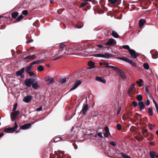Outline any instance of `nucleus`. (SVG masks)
Returning a JSON list of instances; mask_svg holds the SVG:
<instances>
[{
	"label": "nucleus",
	"instance_id": "f257e3e1",
	"mask_svg": "<svg viewBox=\"0 0 158 158\" xmlns=\"http://www.w3.org/2000/svg\"><path fill=\"white\" fill-rule=\"evenodd\" d=\"M65 53V52L64 50H54V52L52 54V56L53 57H59L61 58Z\"/></svg>",
	"mask_w": 158,
	"mask_h": 158
},
{
	"label": "nucleus",
	"instance_id": "f03ea898",
	"mask_svg": "<svg viewBox=\"0 0 158 158\" xmlns=\"http://www.w3.org/2000/svg\"><path fill=\"white\" fill-rule=\"evenodd\" d=\"M18 125L16 122H15V126L13 127H8L5 128L4 129V131L7 133H12L15 132L17 129Z\"/></svg>",
	"mask_w": 158,
	"mask_h": 158
},
{
	"label": "nucleus",
	"instance_id": "7ed1b4c3",
	"mask_svg": "<svg viewBox=\"0 0 158 158\" xmlns=\"http://www.w3.org/2000/svg\"><path fill=\"white\" fill-rule=\"evenodd\" d=\"M34 80L31 78L26 79L24 81L25 85L28 87L30 88Z\"/></svg>",
	"mask_w": 158,
	"mask_h": 158
},
{
	"label": "nucleus",
	"instance_id": "20e7f679",
	"mask_svg": "<svg viewBox=\"0 0 158 158\" xmlns=\"http://www.w3.org/2000/svg\"><path fill=\"white\" fill-rule=\"evenodd\" d=\"M19 114L20 112L19 110H17L14 112H12L10 115L11 120L13 121L19 115Z\"/></svg>",
	"mask_w": 158,
	"mask_h": 158
},
{
	"label": "nucleus",
	"instance_id": "39448f33",
	"mask_svg": "<svg viewBox=\"0 0 158 158\" xmlns=\"http://www.w3.org/2000/svg\"><path fill=\"white\" fill-rule=\"evenodd\" d=\"M117 72L119 73L120 77L123 80H124L126 78L127 75L123 71L119 69Z\"/></svg>",
	"mask_w": 158,
	"mask_h": 158
},
{
	"label": "nucleus",
	"instance_id": "423d86ee",
	"mask_svg": "<svg viewBox=\"0 0 158 158\" xmlns=\"http://www.w3.org/2000/svg\"><path fill=\"white\" fill-rule=\"evenodd\" d=\"M128 51L130 53L131 57L134 59L136 58L138 56V55L135 52V51L133 49H129Z\"/></svg>",
	"mask_w": 158,
	"mask_h": 158
},
{
	"label": "nucleus",
	"instance_id": "0eeeda50",
	"mask_svg": "<svg viewBox=\"0 0 158 158\" xmlns=\"http://www.w3.org/2000/svg\"><path fill=\"white\" fill-rule=\"evenodd\" d=\"M81 83V81H80L77 80L75 82L74 85L70 89L69 91H72L76 89Z\"/></svg>",
	"mask_w": 158,
	"mask_h": 158
},
{
	"label": "nucleus",
	"instance_id": "6e6552de",
	"mask_svg": "<svg viewBox=\"0 0 158 158\" xmlns=\"http://www.w3.org/2000/svg\"><path fill=\"white\" fill-rule=\"evenodd\" d=\"M32 98V96L31 95H27L26 97H25L23 99V101L24 102L26 103H28L29 102Z\"/></svg>",
	"mask_w": 158,
	"mask_h": 158
},
{
	"label": "nucleus",
	"instance_id": "1a4fd4ad",
	"mask_svg": "<svg viewBox=\"0 0 158 158\" xmlns=\"http://www.w3.org/2000/svg\"><path fill=\"white\" fill-rule=\"evenodd\" d=\"M31 126V124L30 123H28L20 127V128L22 130H24L30 128Z\"/></svg>",
	"mask_w": 158,
	"mask_h": 158
},
{
	"label": "nucleus",
	"instance_id": "9d476101",
	"mask_svg": "<svg viewBox=\"0 0 158 158\" xmlns=\"http://www.w3.org/2000/svg\"><path fill=\"white\" fill-rule=\"evenodd\" d=\"M116 44V41L114 39H109L108 41L106 43V44L107 45H109L115 44Z\"/></svg>",
	"mask_w": 158,
	"mask_h": 158
},
{
	"label": "nucleus",
	"instance_id": "9b49d317",
	"mask_svg": "<svg viewBox=\"0 0 158 158\" xmlns=\"http://www.w3.org/2000/svg\"><path fill=\"white\" fill-rule=\"evenodd\" d=\"M89 109V107L88 105L85 104L83 107L81 111V112L82 113V114L83 115L85 114L87 110Z\"/></svg>",
	"mask_w": 158,
	"mask_h": 158
},
{
	"label": "nucleus",
	"instance_id": "f8f14e48",
	"mask_svg": "<svg viewBox=\"0 0 158 158\" xmlns=\"http://www.w3.org/2000/svg\"><path fill=\"white\" fill-rule=\"evenodd\" d=\"M45 80L46 81L49 82L48 84H52L54 82L53 78L51 77H47L45 78Z\"/></svg>",
	"mask_w": 158,
	"mask_h": 158
},
{
	"label": "nucleus",
	"instance_id": "ddd939ff",
	"mask_svg": "<svg viewBox=\"0 0 158 158\" xmlns=\"http://www.w3.org/2000/svg\"><path fill=\"white\" fill-rule=\"evenodd\" d=\"M105 131L106 132L104 133V136L106 137L108 136L109 135H110L109 132V128L107 127H106L104 128Z\"/></svg>",
	"mask_w": 158,
	"mask_h": 158
},
{
	"label": "nucleus",
	"instance_id": "4468645a",
	"mask_svg": "<svg viewBox=\"0 0 158 158\" xmlns=\"http://www.w3.org/2000/svg\"><path fill=\"white\" fill-rule=\"evenodd\" d=\"M96 80L98 81L102 82L104 84H105L106 83V80L102 77L97 76L96 78Z\"/></svg>",
	"mask_w": 158,
	"mask_h": 158
},
{
	"label": "nucleus",
	"instance_id": "2eb2a0df",
	"mask_svg": "<svg viewBox=\"0 0 158 158\" xmlns=\"http://www.w3.org/2000/svg\"><path fill=\"white\" fill-rule=\"evenodd\" d=\"M25 70L24 68H22L20 70L17 71L16 72V76H21Z\"/></svg>",
	"mask_w": 158,
	"mask_h": 158
},
{
	"label": "nucleus",
	"instance_id": "dca6fc26",
	"mask_svg": "<svg viewBox=\"0 0 158 158\" xmlns=\"http://www.w3.org/2000/svg\"><path fill=\"white\" fill-rule=\"evenodd\" d=\"M138 105L140 110H144L145 105L143 102H139L138 103Z\"/></svg>",
	"mask_w": 158,
	"mask_h": 158
},
{
	"label": "nucleus",
	"instance_id": "f3484780",
	"mask_svg": "<svg viewBox=\"0 0 158 158\" xmlns=\"http://www.w3.org/2000/svg\"><path fill=\"white\" fill-rule=\"evenodd\" d=\"M32 85L33 87L35 89H37L39 87V85L38 84L37 81L34 80L33 81Z\"/></svg>",
	"mask_w": 158,
	"mask_h": 158
},
{
	"label": "nucleus",
	"instance_id": "a211bd4d",
	"mask_svg": "<svg viewBox=\"0 0 158 158\" xmlns=\"http://www.w3.org/2000/svg\"><path fill=\"white\" fill-rule=\"evenodd\" d=\"M146 22L145 20L144 19H140L139 22V27L140 28L142 27Z\"/></svg>",
	"mask_w": 158,
	"mask_h": 158
},
{
	"label": "nucleus",
	"instance_id": "6ab92c4d",
	"mask_svg": "<svg viewBox=\"0 0 158 158\" xmlns=\"http://www.w3.org/2000/svg\"><path fill=\"white\" fill-rule=\"evenodd\" d=\"M88 65L90 67V69H94L95 68L94 63L92 61H89L88 63Z\"/></svg>",
	"mask_w": 158,
	"mask_h": 158
},
{
	"label": "nucleus",
	"instance_id": "aec40b11",
	"mask_svg": "<svg viewBox=\"0 0 158 158\" xmlns=\"http://www.w3.org/2000/svg\"><path fill=\"white\" fill-rule=\"evenodd\" d=\"M43 60H38L37 61H34L30 64V65H32L35 64H41Z\"/></svg>",
	"mask_w": 158,
	"mask_h": 158
},
{
	"label": "nucleus",
	"instance_id": "412c9836",
	"mask_svg": "<svg viewBox=\"0 0 158 158\" xmlns=\"http://www.w3.org/2000/svg\"><path fill=\"white\" fill-rule=\"evenodd\" d=\"M143 134L144 136L145 137H147L148 136V130L146 129H143Z\"/></svg>",
	"mask_w": 158,
	"mask_h": 158
},
{
	"label": "nucleus",
	"instance_id": "4be33fe9",
	"mask_svg": "<svg viewBox=\"0 0 158 158\" xmlns=\"http://www.w3.org/2000/svg\"><path fill=\"white\" fill-rule=\"evenodd\" d=\"M112 35L114 37L116 38H118L119 37V35L118 33L114 31H112Z\"/></svg>",
	"mask_w": 158,
	"mask_h": 158
},
{
	"label": "nucleus",
	"instance_id": "5701e85b",
	"mask_svg": "<svg viewBox=\"0 0 158 158\" xmlns=\"http://www.w3.org/2000/svg\"><path fill=\"white\" fill-rule=\"evenodd\" d=\"M127 62L130 64L132 66L135 67H136V65L135 63L132 60L129 59Z\"/></svg>",
	"mask_w": 158,
	"mask_h": 158
},
{
	"label": "nucleus",
	"instance_id": "b1692460",
	"mask_svg": "<svg viewBox=\"0 0 158 158\" xmlns=\"http://www.w3.org/2000/svg\"><path fill=\"white\" fill-rule=\"evenodd\" d=\"M150 155L151 158H155V156H156V153L154 151H150Z\"/></svg>",
	"mask_w": 158,
	"mask_h": 158
},
{
	"label": "nucleus",
	"instance_id": "393cba45",
	"mask_svg": "<svg viewBox=\"0 0 158 158\" xmlns=\"http://www.w3.org/2000/svg\"><path fill=\"white\" fill-rule=\"evenodd\" d=\"M94 56L96 57H100L102 58H106V57L104 54H95Z\"/></svg>",
	"mask_w": 158,
	"mask_h": 158
},
{
	"label": "nucleus",
	"instance_id": "a878e982",
	"mask_svg": "<svg viewBox=\"0 0 158 158\" xmlns=\"http://www.w3.org/2000/svg\"><path fill=\"white\" fill-rule=\"evenodd\" d=\"M19 14L17 12H13L11 14L12 17L13 18H15Z\"/></svg>",
	"mask_w": 158,
	"mask_h": 158
},
{
	"label": "nucleus",
	"instance_id": "bb28decb",
	"mask_svg": "<svg viewBox=\"0 0 158 158\" xmlns=\"http://www.w3.org/2000/svg\"><path fill=\"white\" fill-rule=\"evenodd\" d=\"M32 65H30L28 66L26 68L25 71L27 73H28L29 72H30L32 68Z\"/></svg>",
	"mask_w": 158,
	"mask_h": 158
},
{
	"label": "nucleus",
	"instance_id": "cd10ccee",
	"mask_svg": "<svg viewBox=\"0 0 158 158\" xmlns=\"http://www.w3.org/2000/svg\"><path fill=\"white\" fill-rule=\"evenodd\" d=\"M137 99L139 102H142L143 97L141 95H139L137 97Z\"/></svg>",
	"mask_w": 158,
	"mask_h": 158
},
{
	"label": "nucleus",
	"instance_id": "c85d7f7f",
	"mask_svg": "<svg viewBox=\"0 0 158 158\" xmlns=\"http://www.w3.org/2000/svg\"><path fill=\"white\" fill-rule=\"evenodd\" d=\"M135 85L134 83H133L131 85L130 87L129 88L128 90V93H130L131 90L134 88L135 87Z\"/></svg>",
	"mask_w": 158,
	"mask_h": 158
},
{
	"label": "nucleus",
	"instance_id": "c756f323",
	"mask_svg": "<svg viewBox=\"0 0 158 158\" xmlns=\"http://www.w3.org/2000/svg\"><path fill=\"white\" fill-rule=\"evenodd\" d=\"M143 81L142 79H140L139 81H136V83L139 85V86L140 87L142 86V85L141 83L143 82Z\"/></svg>",
	"mask_w": 158,
	"mask_h": 158
},
{
	"label": "nucleus",
	"instance_id": "7c9ffc66",
	"mask_svg": "<svg viewBox=\"0 0 158 158\" xmlns=\"http://www.w3.org/2000/svg\"><path fill=\"white\" fill-rule=\"evenodd\" d=\"M79 141H76L74 143H72L73 145V146L75 149H76L78 147L77 145V144H78L79 143Z\"/></svg>",
	"mask_w": 158,
	"mask_h": 158
},
{
	"label": "nucleus",
	"instance_id": "2f4dec72",
	"mask_svg": "<svg viewBox=\"0 0 158 158\" xmlns=\"http://www.w3.org/2000/svg\"><path fill=\"white\" fill-rule=\"evenodd\" d=\"M37 69L40 71V72L43 71L44 69V67L42 65L39 66L37 67Z\"/></svg>",
	"mask_w": 158,
	"mask_h": 158
},
{
	"label": "nucleus",
	"instance_id": "473e14b6",
	"mask_svg": "<svg viewBox=\"0 0 158 158\" xmlns=\"http://www.w3.org/2000/svg\"><path fill=\"white\" fill-rule=\"evenodd\" d=\"M143 66L144 69L146 70H148L149 69V66L148 63H144Z\"/></svg>",
	"mask_w": 158,
	"mask_h": 158
},
{
	"label": "nucleus",
	"instance_id": "72a5a7b5",
	"mask_svg": "<svg viewBox=\"0 0 158 158\" xmlns=\"http://www.w3.org/2000/svg\"><path fill=\"white\" fill-rule=\"evenodd\" d=\"M148 114L149 115L152 116L153 115V112L152 109L151 108H149L148 110Z\"/></svg>",
	"mask_w": 158,
	"mask_h": 158
},
{
	"label": "nucleus",
	"instance_id": "f704fd0d",
	"mask_svg": "<svg viewBox=\"0 0 158 158\" xmlns=\"http://www.w3.org/2000/svg\"><path fill=\"white\" fill-rule=\"evenodd\" d=\"M121 154L122 156L124 158H129L130 156H128L127 155L124 153L121 152Z\"/></svg>",
	"mask_w": 158,
	"mask_h": 158
},
{
	"label": "nucleus",
	"instance_id": "c9c22d12",
	"mask_svg": "<svg viewBox=\"0 0 158 158\" xmlns=\"http://www.w3.org/2000/svg\"><path fill=\"white\" fill-rule=\"evenodd\" d=\"M109 67L110 68H111L113 69H114L117 72L118 71V70L119 69L115 66L110 65V66Z\"/></svg>",
	"mask_w": 158,
	"mask_h": 158
},
{
	"label": "nucleus",
	"instance_id": "e433bc0d",
	"mask_svg": "<svg viewBox=\"0 0 158 158\" xmlns=\"http://www.w3.org/2000/svg\"><path fill=\"white\" fill-rule=\"evenodd\" d=\"M97 136L100 138H101L102 137V134L101 132L98 133L97 134H95L94 137H97Z\"/></svg>",
	"mask_w": 158,
	"mask_h": 158
},
{
	"label": "nucleus",
	"instance_id": "4c0bfd02",
	"mask_svg": "<svg viewBox=\"0 0 158 158\" xmlns=\"http://www.w3.org/2000/svg\"><path fill=\"white\" fill-rule=\"evenodd\" d=\"M119 59L121 60H123L124 61L127 62L129 59L126 58L124 57H121L119 58Z\"/></svg>",
	"mask_w": 158,
	"mask_h": 158
},
{
	"label": "nucleus",
	"instance_id": "58836bf2",
	"mask_svg": "<svg viewBox=\"0 0 158 158\" xmlns=\"http://www.w3.org/2000/svg\"><path fill=\"white\" fill-rule=\"evenodd\" d=\"M65 45L63 44H61L60 45V48L59 50H64L63 48L65 47Z\"/></svg>",
	"mask_w": 158,
	"mask_h": 158
},
{
	"label": "nucleus",
	"instance_id": "ea45409f",
	"mask_svg": "<svg viewBox=\"0 0 158 158\" xmlns=\"http://www.w3.org/2000/svg\"><path fill=\"white\" fill-rule=\"evenodd\" d=\"M28 56V57H29L28 59H34L35 58V56L34 55L29 56Z\"/></svg>",
	"mask_w": 158,
	"mask_h": 158
},
{
	"label": "nucleus",
	"instance_id": "a19ab883",
	"mask_svg": "<svg viewBox=\"0 0 158 158\" xmlns=\"http://www.w3.org/2000/svg\"><path fill=\"white\" fill-rule=\"evenodd\" d=\"M123 47L124 49H128V50H129V49H130V48L129 46L128 45H123Z\"/></svg>",
	"mask_w": 158,
	"mask_h": 158
},
{
	"label": "nucleus",
	"instance_id": "79ce46f5",
	"mask_svg": "<svg viewBox=\"0 0 158 158\" xmlns=\"http://www.w3.org/2000/svg\"><path fill=\"white\" fill-rule=\"evenodd\" d=\"M28 12L27 10H23L22 11V14H23V15H26L28 14Z\"/></svg>",
	"mask_w": 158,
	"mask_h": 158
},
{
	"label": "nucleus",
	"instance_id": "37998d69",
	"mask_svg": "<svg viewBox=\"0 0 158 158\" xmlns=\"http://www.w3.org/2000/svg\"><path fill=\"white\" fill-rule=\"evenodd\" d=\"M145 104L147 106H148L150 104V102L149 100H147L145 102Z\"/></svg>",
	"mask_w": 158,
	"mask_h": 158
},
{
	"label": "nucleus",
	"instance_id": "c03bdc74",
	"mask_svg": "<svg viewBox=\"0 0 158 158\" xmlns=\"http://www.w3.org/2000/svg\"><path fill=\"white\" fill-rule=\"evenodd\" d=\"M66 79V78H64L60 80V82L64 83L65 82Z\"/></svg>",
	"mask_w": 158,
	"mask_h": 158
},
{
	"label": "nucleus",
	"instance_id": "a18cd8bd",
	"mask_svg": "<svg viewBox=\"0 0 158 158\" xmlns=\"http://www.w3.org/2000/svg\"><path fill=\"white\" fill-rule=\"evenodd\" d=\"M118 0H109V2H110L112 4L115 3Z\"/></svg>",
	"mask_w": 158,
	"mask_h": 158
},
{
	"label": "nucleus",
	"instance_id": "49530a36",
	"mask_svg": "<svg viewBox=\"0 0 158 158\" xmlns=\"http://www.w3.org/2000/svg\"><path fill=\"white\" fill-rule=\"evenodd\" d=\"M23 16L22 15H20L17 18V20L18 21H20L23 18Z\"/></svg>",
	"mask_w": 158,
	"mask_h": 158
},
{
	"label": "nucleus",
	"instance_id": "de8ad7c7",
	"mask_svg": "<svg viewBox=\"0 0 158 158\" xmlns=\"http://www.w3.org/2000/svg\"><path fill=\"white\" fill-rule=\"evenodd\" d=\"M87 3V2H85L82 3L81 5V7H82L86 5Z\"/></svg>",
	"mask_w": 158,
	"mask_h": 158
},
{
	"label": "nucleus",
	"instance_id": "09e8293b",
	"mask_svg": "<svg viewBox=\"0 0 158 158\" xmlns=\"http://www.w3.org/2000/svg\"><path fill=\"white\" fill-rule=\"evenodd\" d=\"M117 129L118 130H120L121 128V125L119 124H118L117 125Z\"/></svg>",
	"mask_w": 158,
	"mask_h": 158
},
{
	"label": "nucleus",
	"instance_id": "8fccbe9b",
	"mask_svg": "<svg viewBox=\"0 0 158 158\" xmlns=\"http://www.w3.org/2000/svg\"><path fill=\"white\" fill-rule=\"evenodd\" d=\"M105 56L106 58V57L110 56H111V54L109 53L106 52L104 55Z\"/></svg>",
	"mask_w": 158,
	"mask_h": 158
},
{
	"label": "nucleus",
	"instance_id": "3c124183",
	"mask_svg": "<svg viewBox=\"0 0 158 158\" xmlns=\"http://www.w3.org/2000/svg\"><path fill=\"white\" fill-rule=\"evenodd\" d=\"M17 106V103H16L14 105V107L13 109V111H15L16 109Z\"/></svg>",
	"mask_w": 158,
	"mask_h": 158
},
{
	"label": "nucleus",
	"instance_id": "603ef678",
	"mask_svg": "<svg viewBox=\"0 0 158 158\" xmlns=\"http://www.w3.org/2000/svg\"><path fill=\"white\" fill-rule=\"evenodd\" d=\"M110 144L112 146H115L116 145V144L114 142L112 141V142H110Z\"/></svg>",
	"mask_w": 158,
	"mask_h": 158
},
{
	"label": "nucleus",
	"instance_id": "864d4df0",
	"mask_svg": "<svg viewBox=\"0 0 158 158\" xmlns=\"http://www.w3.org/2000/svg\"><path fill=\"white\" fill-rule=\"evenodd\" d=\"M133 106L134 107H136L137 106L138 104L137 102L135 101H133L132 102Z\"/></svg>",
	"mask_w": 158,
	"mask_h": 158
},
{
	"label": "nucleus",
	"instance_id": "5fc2aeb1",
	"mask_svg": "<svg viewBox=\"0 0 158 158\" xmlns=\"http://www.w3.org/2000/svg\"><path fill=\"white\" fill-rule=\"evenodd\" d=\"M29 75H30L31 76H33L35 75L34 73L33 72H30L28 73Z\"/></svg>",
	"mask_w": 158,
	"mask_h": 158
},
{
	"label": "nucleus",
	"instance_id": "6e6d98bb",
	"mask_svg": "<svg viewBox=\"0 0 158 158\" xmlns=\"http://www.w3.org/2000/svg\"><path fill=\"white\" fill-rule=\"evenodd\" d=\"M152 57L153 59H156L158 57V55L157 54H156L155 55L152 56Z\"/></svg>",
	"mask_w": 158,
	"mask_h": 158
},
{
	"label": "nucleus",
	"instance_id": "4d7b16f0",
	"mask_svg": "<svg viewBox=\"0 0 158 158\" xmlns=\"http://www.w3.org/2000/svg\"><path fill=\"white\" fill-rule=\"evenodd\" d=\"M75 27H76L77 28H80L83 27V25H81L79 26L78 25H75Z\"/></svg>",
	"mask_w": 158,
	"mask_h": 158
},
{
	"label": "nucleus",
	"instance_id": "13d9d810",
	"mask_svg": "<svg viewBox=\"0 0 158 158\" xmlns=\"http://www.w3.org/2000/svg\"><path fill=\"white\" fill-rule=\"evenodd\" d=\"M155 107L156 110V111L157 112V113L158 114V106L156 103H155Z\"/></svg>",
	"mask_w": 158,
	"mask_h": 158
},
{
	"label": "nucleus",
	"instance_id": "bf43d9fd",
	"mask_svg": "<svg viewBox=\"0 0 158 158\" xmlns=\"http://www.w3.org/2000/svg\"><path fill=\"white\" fill-rule=\"evenodd\" d=\"M155 107L156 110V111L157 112V113L158 114V106L156 103H155Z\"/></svg>",
	"mask_w": 158,
	"mask_h": 158
},
{
	"label": "nucleus",
	"instance_id": "052dcab7",
	"mask_svg": "<svg viewBox=\"0 0 158 158\" xmlns=\"http://www.w3.org/2000/svg\"><path fill=\"white\" fill-rule=\"evenodd\" d=\"M42 110V107L41 106V107H40L39 108H37L36 109V110L38 111H40Z\"/></svg>",
	"mask_w": 158,
	"mask_h": 158
},
{
	"label": "nucleus",
	"instance_id": "680f3d73",
	"mask_svg": "<svg viewBox=\"0 0 158 158\" xmlns=\"http://www.w3.org/2000/svg\"><path fill=\"white\" fill-rule=\"evenodd\" d=\"M121 110V108H119L118 109L117 112V114H119L120 113Z\"/></svg>",
	"mask_w": 158,
	"mask_h": 158
},
{
	"label": "nucleus",
	"instance_id": "e2e57ef3",
	"mask_svg": "<svg viewBox=\"0 0 158 158\" xmlns=\"http://www.w3.org/2000/svg\"><path fill=\"white\" fill-rule=\"evenodd\" d=\"M149 144L152 146L154 145H155V143L154 141L149 142Z\"/></svg>",
	"mask_w": 158,
	"mask_h": 158
},
{
	"label": "nucleus",
	"instance_id": "0e129e2a",
	"mask_svg": "<svg viewBox=\"0 0 158 158\" xmlns=\"http://www.w3.org/2000/svg\"><path fill=\"white\" fill-rule=\"evenodd\" d=\"M104 65H106V67L107 68H110V67L109 66H110V65H109L108 63H105Z\"/></svg>",
	"mask_w": 158,
	"mask_h": 158
},
{
	"label": "nucleus",
	"instance_id": "69168bd1",
	"mask_svg": "<svg viewBox=\"0 0 158 158\" xmlns=\"http://www.w3.org/2000/svg\"><path fill=\"white\" fill-rule=\"evenodd\" d=\"M145 92H146V93H147L148 94V95H149V91H148V89H147V88H145Z\"/></svg>",
	"mask_w": 158,
	"mask_h": 158
},
{
	"label": "nucleus",
	"instance_id": "338daca9",
	"mask_svg": "<svg viewBox=\"0 0 158 158\" xmlns=\"http://www.w3.org/2000/svg\"><path fill=\"white\" fill-rule=\"evenodd\" d=\"M58 139H54V142H56L57 141H61L62 139H60V140H57Z\"/></svg>",
	"mask_w": 158,
	"mask_h": 158
},
{
	"label": "nucleus",
	"instance_id": "774afa93",
	"mask_svg": "<svg viewBox=\"0 0 158 158\" xmlns=\"http://www.w3.org/2000/svg\"><path fill=\"white\" fill-rule=\"evenodd\" d=\"M97 46L99 47V48H101L103 47V45H97Z\"/></svg>",
	"mask_w": 158,
	"mask_h": 158
}]
</instances>
